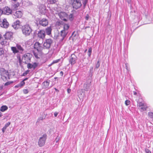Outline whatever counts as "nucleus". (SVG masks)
Here are the masks:
<instances>
[{"label": "nucleus", "mask_w": 153, "mask_h": 153, "mask_svg": "<svg viewBox=\"0 0 153 153\" xmlns=\"http://www.w3.org/2000/svg\"><path fill=\"white\" fill-rule=\"evenodd\" d=\"M21 29L23 34L26 36L30 35L33 31L31 27L28 24L23 25Z\"/></svg>", "instance_id": "obj_1"}, {"label": "nucleus", "mask_w": 153, "mask_h": 153, "mask_svg": "<svg viewBox=\"0 0 153 153\" xmlns=\"http://www.w3.org/2000/svg\"><path fill=\"white\" fill-rule=\"evenodd\" d=\"M53 42V40L51 39H46L43 44V48L44 49H49L51 44Z\"/></svg>", "instance_id": "obj_2"}, {"label": "nucleus", "mask_w": 153, "mask_h": 153, "mask_svg": "<svg viewBox=\"0 0 153 153\" xmlns=\"http://www.w3.org/2000/svg\"><path fill=\"white\" fill-rule=\"evenodd\" d=\"M48 24V20L45 18H43L41 19H39V22L36 23V25L37 26L39 25L42 26L43 27L47 26Z\"/></svg>", "instance_id": "obj_3"}, {"label": "nucleus", "mask_w": 153, "mask_h": 153, "mask_svg": "<svg viewBox=\"0 0 153 153\" xmlns=\"http://www.w3.org/2000/svg\"><path fill=\"white\" fill-rule=\"evenodd\" d=\"M77 59V57L74 53L71 54L68 59L69 64H70L71 65H73L76 63Z\"/></svg>", "instance_id": "obj_4"}, {"label": "nucleus", "mask_w": 153, "mask_h": 153, "mask_svg": "<svg viewBox=\"0 0 153 153\" xmlns=\"http://www.w3.org/2000/svg\"><path fill=\"white\" fill-rule=\"evenodd\" d=\"M32 55L29 53H27L25 54L22 56L23 62L25 64H27V62L30 61Z\"/></svg>", "instance_id": "obj_5"}, {"label": "nucleus", "mask_w": 153, "mask_h": 153, "mask_svg": "<svg viewBox=\"0 0 153 153\" xmlns=\"http://www.w3.org/2000/svg\"><path fill=\"white\" fill-rule=\"evenodd\" d=\"M47 138V135L46 134H44L42 137L39 138L38 143L40 147H42L44 145Z\"/></svg>", "instance_id": "obj_6"}, {"label": "nucleus", "mask_w": 153, "mask_h": 153, "mask_svg": "<svg viewBox=\"0 0 153 153\" xmlns=\"http://www.w3.org/2000/svg\"><path fill=\"white\" fill-rule=\"evenodd\" d=\"M72 5L74 8L77 10L80 7L82 4L80 0H73Z\"/></svg>", "instance_id": "obj_7"}, {"label": "nucleus", "mask_w": 153, "mask_h": 153, "mask_svg": "<svg viewBox=\"0 0 153 153\" xmlns=\"http://www.w3.org/2000/svg\"><path fill=\"white\" fill-rule=\"evenodd\" d=\"M34 48L36 49L38 52H40L44 48L42 45L39 42H36L34 45Z\"/></svg>", "instance_id": "obj_8"}, {"label": "nucleus", "mask_w": 153, "mask_h": 153, "mask_svg": "<svg viewBox=\"0 0 153 153\" xmlns=\"http://www.w3.org/2000/svg\"><path fill=\"white\" fill-rule=\"evenodd\" d=\"M91 79H88L87 81L83 85V88L84 90L87 91L90 89V87L91 86Z\"/></svg>", "instance_id": "obj_9"}, {"label": "nucleus", "mask_w": 153, "mask_h": 153, "mask_svg": "<svg viewBox=\"0 0 153 153\" xmlns=\"http://www.w3.org/2000/svg\"><path fill=\"white\" fill-rule=\"evenodd\" d=\"M0 75L1 76H9L10 75L8 71H6L4 68H0Z\"/></svg>", "instance_id": "obj_10"}, {"label": "nucleus", "mask_w": 153, "mask_h": 153, "mask_svg": "<svg viewBox=\"0 0 153 153\" xmlns=\"http://www.w3.org/2000/svg\"><path fill=\"white\" fill-rule=\"evenodd\" d=\"M3 14L8 15L12 13V10L8 7H5L3 8Z\"/></svg>", "instance_id": "obj_11"}, {"label": "nucleus", "mask_w": 153, "mask_h": 153, "mask_svg": "<svg viewBox=\"0 0 153 153\" xmlns=\"http://www.w3.org/2000/svg\"><path fill=\"white\" fill-rule=\"evenodd\" d=\"M46 35L45 31L44 30H40L38 31L37 33L38 37L42 39H44Z\"/></svg>", "instance_id": "obj_12"}, {"label": "nucleus", "mask_w": 153, "mask_h": 153, "mask_svg": "<svg viewBox=\"0 0 153 153\" xmlns=\"http://www.w3.org/2000/svg\"><path fill=\"white\" fill-rule=\"evenodd\" d=\"M59 16L60 18L64 21H67V19L65 18L67 17L68 16L67 14L65 12H60L59 14Z\"/></svg>", "instance_id": "obj_13"}, {"label": "nucleus", "mask_w": 153, "mask_h": 153, "mask_svg": "<svg viewBox=\"0 0 153 153\" xmlns=\"http://www.w3.org/2000/svg\"><path fill=\"white\" fill-rule=\"evenodd\" d=\"M0 25L2 27L7 28L9 26V24L6 19H4L3 20L2 22L0 23Z\"/></svg>", "instance_id": "obj_14"}, {"label": "nucleus", "mask_w": 153, "mask_h": 153, "mask_svg": "<svg viewBox=\"0 0 153 153\" xmlns=\"http://www.w3.org/2000/svg\"><path fill=\"white\" fill-rule=\"evenodd\" d=\"M21 22L19 20H16L13 22L12 26L15 29H18L20 27Z\"/></svg>", "instance_id": "obj_15"}, {"label": "nucleus", "mask_w": 153, "mask_h": 153, "mask_svg": "<svg viewBox=\"0 0 153 153\" xmlns=\"http://www.w3.org/2000/svg\"><path fill=\"white\" fill-rule=\"evenodd\" d=\"M68 31H66L64 30H62L60 32V36L62 38L60 39V41L62 42L67 36Z\"/></svg>", "instance_id": "obj_16"}, {"label": "nucleus", "mask_w": 153, "mask_h": 153, "mask_svg": "<svg viewBox=\"0 0 153 153\" xmlns=\"http://www.w3.org/2000/svg\"><path fill=\"white\" fill-rule=\"evenodd\" d=\"M17 0H12V6L13 10H16L19 5V3L17 2Z\"/></svg>", "instance_id": "obj_17"}, {"label": "nucleus", "mask_w": 153, "mask_h": 153, "mask_svg": "<svg viewBox=\"0 0 153 153\" xmlns=\"http://www.w3.org/2000/svg\"><path fill=\"white\" fill-rule=\"evenodd\" d=\"M38 63L36 62H34L33 64L28 63L27 65V67L29 69H34L36 67H37Z\"/></svg>", "instance_id": "obj_18"}, {"label": "nucleus", "mask_w": 153, "mask_h": 153, "mask_svg": "<svg viewBox=\"0 0 153 153\" xmlns=\"http://www.w3.org/2000/svg\"><path fill=\"white\" fill-rule=\"evenodd\" d=\"M13 33L10 32H7L4 35V38L7 39H10L12 38Z\"/></svg>", "instance_id": "obj_19"}, {"label": "nucleus", "mask_w": 153, "mask_h": 153, "mask_svg": "<svg viewBox=\"0 0 153 153\" xmlns=\"http://www.w3.org/2000/svg\"><path fill=\"white\" fill-rule=\"evenodd\" d=\"M52 29L51 26L48 27L45 29V34L47 35L50 36L51 34V31Z\"/></svg>", "instance_id": "obj_20"}, {"label": "nucleus", "mask_w": 153, "mask_h": 153, "mask_svg": "<svg viewBox=\"0 0 153 153\" xmlns=\"http://www.w3.org/2000/svg\"><path fill=\"white\" fill-rule=\"evenodd\" d=\"M22 4L25 7L31 6L33 5L32 2L28 0L25 1L23 2Z\"/></svg>", "instance_id": "obj_21"}, {"label": "nucleus", "mask_w": 153, "mask_h": 153, "mask_svg": "<svg viewBox=\"0 0 153 153\" xmlns=\"http://www.w3.org/2000/svg\"><path fill=\"white\" fill-rule=\"evenodd\" d=\"M22 13L21 11H16L14 14L15 18H20L22 16Z\"/></svg>", "instance_id": "obj_22"}, {"label": "nucleus", "mask_w": 153, "mask_h": 153, "mask_svg": "<svg viewBox=\"0 0 153 153\" xmlns=\"http://www.w3.org/2000/svg\"><path fill=\"white\" fill-rule=\"evenodd\" d=\"M49 84V82L48 81H44L42 84V87L44 88H46L48 87Z\"/></svg>", "instance_id": "obj_23"}, {"label": "nucleus", "mask_w": 153, "mask_h": 153, "mask_svg": "<svg viewBox=\"0 0 153 153\" xmlns=\"http://www.w3.org/2000/svg\"><path fill=\"white\" fill-rule=\"evenodd\" d=\"M16 47L17 50L19 51V52L22 53V52L24 51V49L21 46L18 44L16 45Z\"/></svg>", "instance_id": "obj_24"}, {"label": "nucleus", "mask_w": 153, "mask_h": 153, "mask_svg": "<svg viewBox=\"0 0 153 153\" xmlns=\"http://www.w3.org/2000/svg\"><path fill=\"white\" fill-rule=\"evenodd\" d=\"M11 50L12 51L13 53L14 54H16L19 53V51L17 50V49L16 47H11Z\"/></svg>", "instance_id": "obj_25"}, {"label": "nucleus", "mask_w": 153, "mask_h": 153, "mask_svg": "<svg viewBox=\"0 0 153 153\" xmlns=\"http://www.w3.org/2000/svg\"><path fill=\"white\" fill-rule=\"evenodd\" d=\"M70 26L68 24H65L63 25V29L64 30L68 31L69 28Z\"/></svg>", "instance_id": "obj_26"}, {"label": "nucleus", "mask_w": 153, "mask_h": 153, "mask_svg": "<svg viewBox=\"0 0 153 153\" xmlns=\"http://www.w3.org/2000/svg\"><path fill=\"white\" fill-rule=\"evenodd\" d=\"M7 109L8 107L7 106L3 105L1 107L0 109V110L1 111L4 112L7 110Z\"/></svg>", "instance_id": "obj_27"}, {"label": "nucleus", "mask_w": 153, "mask_h": 153, "mask_svg": "<svg viewBox=\"0 0 153 153\" xmlns=\"http://www.w3.org/2000/svg\"><path fill=\"white\" fill-rule=\"evenodd\" d=\"M125 68H126V71L127 72H128V74L127 73V74L126 75H125V76H130V75L129 74L128 71V65L127 63H125Z\"/></svg>", "instance_id": "obj_28"}, {"label": "nucleus", "mask_w": 153, "mask_h": 153, "mask_svg": "<svg viewBox=\"0 0 153 153\" xmlns=\"http://www.w3.org/2000/svg\"><path fill=\"white\" fill-rule=\"evenodd\" d=\"M28 79V78H26L24 79L21 82L19 83L20 85L22 87L25 84V82H24L25 81Z\"/></svg>", "instance_id": "obj_29"}, {"label": "nucleus", "mask_w": 153, "mask_h": 153, "mask_svg": "<svg viewBox=\"0 0 153 153\" xmlns=\"http://www.w3.org/2000/svg\"><path fill=\"white\" fill-rule=\"evenodd\" d=\"M17 58L18 59V61H19V65H21L22 64V61L23 60V59H21L20 56L19 55L17 56Z\"/></svg>", "instance_id": "obj_30"}, {"label": "nucleus", "mask_w": 153, "mask_h": 153, "mask_svg": "<svg viewBox=\"0 0 153 153\" xmlns=\"http://www.w3.org/2000/svg\"><path fill=\"white\" fill-rule=\"evenodd\" d=\"M58 1V0H49L48 1L50 4H54Z\"/></svg>", "instance_id": "obj_31"}, {"label": "nucleus", "mask_w": 153, "mask_h": 153, "mask_svg": "<svg viewBox=\"0 0 153 153\" xmlns=\"http://www.w3.org/2000/svg\"><path fill=\"white\" fill-rule=\"evenodd\" d=\"M69 20L71 21L73 20L74 19L73 14L71 13L70 14V15L69 16Z\"/></svg>", "instance_id": "obj_32"}, {"label": "nucleus", "mask_w": 153, "mask_h": 153, "mask_svg": "<svg viewBox=\"0 0 153 153\" xmlns=\"http://www.w3.org/2000/svg\"><path fill=\"white\" fill-rule=\"evenodd\" d=\"M100 66V62L99 61H98L97 62V63L96 64L95 67V69L96 68V69L98 68Z\"/></svg>", "instance_id": "obj_33"}, {"label": "nucleus", "mask_w": 153, "mask_h": 153, "mask_svg": "<svg viewBox=\"0 0 153 153\" xmlns=\"http://www.w3.org/2000/svg\"><path fill=\"white\" fill-rule=\"evenodd\" d=\"M13 82H14L13 81H8L4 84V85L5 86H7L10 85L11 84L13 83Z\"/></svg>", "instance_id": "obj_34"}, {"label": "nucleus", "mask_w": 153, "mask_h": 153, "mask_svg": "<svg viewBox=\"0 0 153 153\" xmlns=\"http://www.w3.org/2000/svg\"><path fill=\"white\" fill-rule=\"evenodd\" d=\"M92 52V48H89L88 51V55L89 57H90L91 55V53Z\"/></svg>", "instance_id": "obj_35"}, {"label": "nucleus", "mask_w": 153, "mask_h": 153, "mask_svg": "<svg viewBox=\"0 0 153 153\" xmlns=\"http://www.w3.org/2000/svg\"><path fill=\"white\" fill-rule=\"evenodd\" d=\"M60 59H56V60H54L53 61V62H52V63H51V65L53 64L54 63H57L58 62H59L60 61Z\"/></svg>", "instance_id": "obj_36"}, {"label": "nucleus", "mask_w": 153, "mask_h": 153, "mask_svg": "<svg viewBox=\"0 0 153 153\" xmlns=\"http://www.w3.org/2000/svg\"><path fill=\"white\" fill-rule=\"evenodd\" d=\"M88 0H83V7H85L86 5V4L88 2Z\"/></svg>", "instance_id": "obj_37"}, {"label": "nucleus", "mask_w": 153, "mask_h": 153, "mask_svg": "<svg viewBox=\"0 0 153 153\" xmlns=\"http://www.w3.org/2000/svg\"><path fill=\"white\" fill-rule=\"evenodd\" d=\"M4 51L3 48H0V56L4 54Z\"/></svg>", "instance_id": "obj_38"}, {"label": "nucleus", "mask_w": 153, "mask_h": 153, "mask_svg": "<svg viewBox=\"0 0 153 153\" xmlns=\"http://www.w3.org/2000/svg\"><path fill=\"white\" fill-rule=\"evenodd\" d=\"M140 108V109L142 110L143 111H144L146 110V109L147 108V107H146L145 106H141Z\"/></svg>", "instance_id": "obj_39"}, {"label": "nucleus", "mask_w": 153, "mask_h": 153, "mask_svg": "<svg viewBox=\"0 0 153 153\" xmlns=\"http://www.w3.org/2000/svg\"><path fill=\"white\" fill-rule=\"evenodd\" d=\"M45 118V116L44 117H41L39 118L37 120V122H39L41 120H43V119H44Z\"/></svg>", "instance_id": "obj_40"}, {"label": "nucleus", "mask_w": 153, "mask_h": 153, "mask_svg": "<svg viewBox=\"0 0 153 153\" xmlns=\"http://www.w3.org/2000/svg\"><path fill=\"white\" fill-rule=\"evenodd\" d=\"M148 115L150 118H153V113L149 112L148 113Z\"/></svg>", "instance_id": "obj_41"}, {"label": "nucleus", "mask_w": 153, "mask_h": 153, "mask_svg": "<svg viewBox=\"0 0 153 153\" xmlns=\"http://www.w3.org/2000/svg\"><path fill=\"white\" fill-rule=\"evenodd\" d=\"M130 101L128 100H126L125 101V103L126 105H128L130 104Z\"/></svg>", "instance_id": "obj_42"}, {"label": "nucleus", "mask_w": 153, "mask_h": 153, "mask_svg": "<svg viewBox=\"0 0 153 153\" xmlns=\"http://www.w3.org/2000/svg\"><path fill=\"white\" fill-rule=\"evenodd\" d=\"M144 106V103L141 102H140L138 103V106L139 108H140L141 106Z\"/></svg>", "instance_id": "obj_43"}, {"label": "nucleus", "mask_w": 153, "mask_h": 153, "mask_svg": "<svg viewBox=\"0 0 153 153\" xmlns=\"http://www.w3.org/2000/svg\"><path fill=\"white\" fill-rule=\"evenodd\" d=\"M90 18V16L88 14H87L85 17V19L86 20H88Z\"/></svg>", "instance_id": "obj_44"}, {"label": "nucleus", "mask_w": 153, "mask_h": 153, "mask_svg": "<svg viewBox=\"0 0 153 153\" xmlns=\"http://www.w3.org/2000/svg\"><path fill=\"white\" fill-rule=\"evenodd\" d=\"M23 92L24 94H27L28 92V91L27 89H24Z\"/></svg>", "instance_id": "obj_45"}, {"label": "nucleus", "mask_w": 153, "mask_h": 153, "mask_svg": "<svg viewBox=\"0 0 153 153\" xmlns=\"http://www.w3.org/2000/svg\"><path fill=\"white\" fill-rule=\"evenodd\" d=\"M145 151L146 153H151V151L148 149H145Z\"/></svg>", "instance_id": "obj_46"}, {"label": "nucleus", "mask_w": 153, "mask_h": 153, "mask_svg": "<svg viewBox=\"0 0 153 153\" xmlns=\"http://www.w3.org/2000/svg\"><path fill=\"white\" fill-rule=\"evenodd\" d=\"M10 125V123L9 122H8L5 124V125L4 126L6 128H7V127Z\"/></svg>", "instance_id": "obj_47"}, {"label": "nucleus", "mask_w": 153, "mask_h": 153, "mask_svg": "<svg viewBox=\"0 0 153 153\" xmlns=\"http://www.w3.org/2000/svg\"><path fill=\"white\" fill-rule=\"evenodd\" d=\"M93 67H91L90 69V74H92V73L93 71Z\"/></svg>", "instance_id": "obj_48"}, {"label": "nucleus", "mask_w": 153, "mask_h": 153, "mask_svg": "<svg viewBox=\"0 0 153 153\" xmlns=\"http://www.w3.org/2000/svg\"><path fill=\"white\" fill-rule=\"evenodd\" d=\"M21 86L19 84L15 86V88H21Z\"/></svg>", "instance_id": "obj_49"}, {"label": "nucleus", "mask_w": 153, "mask_h": 153, "mask_svg": "<svg viewBox=\"0 0 153 153\" xmlns=\"http://www.w3.org/2000/svg\"><path fill=\"white\" fill-rule=\"evenodd\" d=\"M59 138H60L59 137H58V136H57L56 137V140H56V143H57L58 142V141H59Z\"/></svg>", "instance_id": "obj_50"}, {"label": "nucleus", "mask_w": 153, "mask_h": 153, "mask_svg": "<svg viewBox=\"0 0 153 153\" xmlns=\"http://www.w3.org/2000/svg\"><path fill=\"white\" fill-rule=\"evenodd\" d=\"M6 128L4 126L3 128H2V131L3 133L5 131L6 129Z\"/></svg>", "instance_id": "obj_51"}, {"label": "nucleus", "mask_w": 153, "mask_h": 153, "mask_svg": "<svg viewBox=\"0 0 153 153\" xmlns=\"http://www.w3.org/2000/svg\"><path fill=\"white\" fill-rule=\"evenodd\" d=\"M128 4H131V0H126Z\"/></svg>", "instance_id": "obj_52"}, {"label": "nucleus", "mask_w": 153, "mask_h": 153, "mask_svg": "<svg viewBox=\"0 0 153 153\" xmlns=\"http://www.w3.org/2000/svg\"><path fill=\"white\" fill-rule=\"evenodd\" d=\"M3 14V9L2 10L0 9V15Z\"/></svg>", "instance_id": "obj_53"}, {"label": "nucleus", "mask_w": 153, "mask_h": 153, "mask_svg": "<svg viewBox=\"0 0 153 153\" xmlns=\"http://www.w3.org/2000/svg\"><path fill=\"white\" fill-rule=\"evenodd\" d=\"M34 55L36 58L37 59L39 58V57L38 56V55L37 54H36V53H34Z\"/></svg>", "instance_id": "obj_54"}, {"label": "nucleus", "mask_w": 153, "mask_h": 153, "mask_svg": "<svg viewBox=\"0 0 153 153\" xmlns=\"http://www.w3.org/2000/svg\"><path fill=\"white\" fill-rule=\"evenodd\" d=\"M58 114V113L56 112H55L54 114V116L55 117H56L57 116V115Z\"/></svg>", "instance_id": "obj_55"}, {"label": "nucleus", "mask_w": 153, "mask_h": 153, "mask_svg": "<svg viewBox=\"0 0 153 153\" xmlns=\"http://www.w3.org/2000/svg\"><path fill=\"white\" fill-rule=\"evenodd\" d=\"M5 43H6V42L5 41H2L1 42V44L2 45H3L5 44Z\"/></svg>", "instance_id": "obj_56"}, {"label": "nucleus", "mask_w": 153, "mask_h": 153, "mask_svg": "<svg viewBox=\"0 0 153 153\" xmlns=\"http://www.w3.org/2000/svg\"><path fill=\"white\" fill-rule=\"evenodd\" d=\"M130 4V9L131 10L133 8L132 4H131H131Z\"/></svg>", "instance_id": "obj_57"}, {"label": "nucleus", "mask_w": 153, "mask_h": 153, "mask_svg": "<svg viewBox=\"0 0 153 153\" xmlns=\"http://www.w3.org/2000/svg\"><path fill=\"white\" fill-rule=\"evenodd\" d=\"M60 74L61 76H62L63 74V73L62 71H61L60 72Z\"/></svg>", "instance_id": "obj_58"}, {"label": "nucleus", "mask_w": 153, "mask_h": 153, "mask_svg": "<svg viewBox=\"0 0 153 153\" xmlns=\"http://www.w3.org/2000/svg\"><path fill=\"white\" fill-rule=\"evenodd\" d=\"M67 91L68 93H69L71 91V90L70 89H68Z\"/></svg>", "instance_id": "obj_59"}, {"label": "nucleus", "mask_w": 153, "mask_h": 153, "mask_svg": "<svg viewBox=\"0 0 153 153\" xmlns=\"http://www.w3.org/2000/svg\"><path fill=\"white\" fill-rule=\"evenodd\" d=\"M54 89H55L56 91V92H59V90L58 89H57L56 88H55Z\"/></svg>", "instance_id": "obj_60"}, {"label": "nucleus", "mask_w": 153, "mask_h": 153, "mask_svg": "<svg viewBox=\"0 0 153 153\" xmlns=\"http://www.w3.org/2000/svg\"><path fill=\"white\" fill-rule=\"evenodd\" d=\"M2 116V114L1 112L0 111V117H1Z\"/></svg>", "instance_id": "obj_61"}, {"label": "nucleus", "mask_w": 153, "mask_h": 153, "mask_svg": "<svg viewBox=\"0 0 153 153\" xmlns=\"http://www.w3.org/2000/svg\"><path fill=\"white\" fill-rule=\"evenodd\" d=\"M134 95H136L137 94L136 92H134Z\"/></svg>", "instance_id": "obj_62"}, {"label": "nucleus", "mask_w": 153, "mask_h": 153, "mask_svg": "<svg viewBox=\"0 0 153 153\" xmlns=\"http://www.w3.org/2000/svg\"><path fill=\"white\" fill-rule=\"evenodd\" d=\"M74 32H73L72 33V35H71V36H73V34H74Z\"/></svg>", "instance_id": "obj_63"}, {"label": "nucleus", "mask_w": 153, "mask_h": 153, "mask_svg": "<svg viewBox=\"0 0 153 153\" xmlns=\"http://www.w3.org/2000/svg\"><path fill=\"white\" fill-rule=\"evenodd\" d=\"M0 88L1 89H2L3 87H0Z\"/></svg>", "instance_id": "obj_64"}]
</instances>
